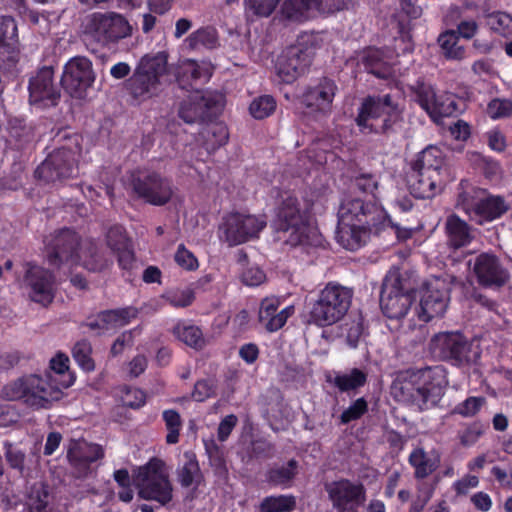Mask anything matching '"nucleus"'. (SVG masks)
<instances>
[{"mask_svg":"<svg viewBox=\"0 0 512 512\" xmlns=\"http://www.w3.org/2000/svg\"><path fill=\"white\" fill-rule=\"evenodd\" d=\"M447 384L446 371L442 366L406 370L396 374L390 393L397 402L427 410L440 402Z\"/></svg>","mask_w":512,"mask_h":512,"instance_id":"obj_1","label":"nucleus"},{"mask_svg":"<svg viewBox=\"0 0 512 512\" xmlns=\"http://www.w3.org/2000/svg\"><path fill=\"white\" fill-rule=\"evenodd\" d=\"M71 383V380L60 381L51 373L44 376L30 374L6 384L1 396L8 401H19L33 411L47 410L62 399L63 388Z\"/></svg>","mask_w":512,"mask_h":512,"instance_id":"obj_2","label":"nucleus"},{"mask_svg":"<svg viewBox=\"0 0 512 512\" xmlns=\"http://www.w3.org/2000/svg\"><path fill=\"white\" fill-rule=\"evenodd\" d=\"M323 32H302L296 42L287 47L278 59L276 72L284 83H292L304 74L312 63L316 51L323 46Z\"/></svg>","mask_w":512,"mask_h":512,"instance_id":"obj_3","label":"nucleus"},{"mask_svg":"<svg viewBox=\"0 0 512 512\" xmlns=\"http://www.w3.org/2000/svg\"><path fill=\"white\" fill-rule=\"evenodd\" d=\"M167 74V55L159 52L143 56L133 74L125 83L131 98L137 103L146 102L159 96L161 78Z\"/></svg>","mask_w":512,"mask_h":512,"instance_id":"obj_4","label":"nucleus"},{"mask_svg":"<svg viewBox=\"0 0 512 512\" xmlns=\"http://www.w3.org/2000/svg\"><path fill=\"white\" fill-rule=\"evenodd\" d=\"M353 290L336 282H329L314 300L311 322L319 327L331 326L344 318L350 309Z\"/></svg>","mask_w":512,"mask_h":512,"instance_id":"obj_5","label":"nucleus"},{"mask_svg":"<svg viewBox=\"0 0 512 512\" xmlns=\"http://www.w3.org/2000/svg\"><path fill=\"white\" fill-rule=\"evenodd\" d=\"M133 484L138 490V496L144 500L165 506L173 498L172 483L164 461L159 458L154 457L140 466L133 476Z\"/></svg>","mask_w":512,"mask_h":512,"instance_id":"obj_6","label":"nucleus"},{"mask_svg":"<svg viewBox=\"0 0 512 512\" xmlns=\"http://www.w3.org/2000/svg\"><path fill=\"white\" fill-rule=\"evenodd\" d=\"M461 188L456 205L470 220L479 225L501 217L509 209V205L501 196L489 195L485 189L464 186L463 182Z\"/></svg>","mask_w":512,"mask_h":512,"instance_id":"obj_7","label":"nucleus"},{"mask_svg":"<svg viewBox=\"0 0 512 512\" xmlns=\"http://www.w3.org/2000/svg\"><path fill=\"white\" fill-rule=\"evenodd\" d=\"M401 114L389 94L368 97L359 109L356 123L362 132L386 133L401 120Z\"/></svg>","mask_w":512,"mask_h":512,"instance_id":"obj_8","label":"nucleus"},{"mask_svg":"<svg viewBox=\"0 0 512 512\" xmlns=\"http://www.w3.org/2000/svg\"><path fill=\"white\" fill-rule=\"evenodd\" d=\"M273 227L278 240L292 247L309 244L310 228L301 213L297 198L287 196L279 205Z\"/></svg>","mask_w":512,"mask_h":512,"instance_id":"obj_9","label":"nucleus"},{"mask_svg":"<svg viewBox=\"0 0 512 512\" xmlns=\"http://www.w3.org/2000/svg\"><path fill=\"white\" fill-rule=\"evenodd\" d=\"M414 295L407 280L397 270L389 271L383 280L380 307L390 319L404 318L411 308Z\"/></svg>","mask_w":512,"mask_h":512,"instance_id":"obj_10","label":"nucleus"},{"mask_svg":"<svg viewBox=\"0 0 512 512\" xmlns=\"http://www.w3.org/2000/svg\"><path fill=\"white\" fill-rule=\"evenodd\" d=\"M85 33L102 46L130 37L133 27L116 12H95L86 19Z\"/></svg>","mask_w":512,"mask_h":512,"instance_id":"obj_11","label":"nucleus"},{"mask_svg":"<svg viewBox=\"0 0 512 512\" xmlns=\"http://www.w3.org/2000/svg\"><path fill=\"white\" fill-rule=\"evenodd\" d=\"M432 351L441 359L453 365L464 366L474 363L480 353L462 334L443 332L436 334L431 340Z\"/></svg>","mask_w":512,"mask_h":512,"instance_id":"obj_12","label":"nucleus"},{"mask_svg":"<svg viewBox=\"0 0 512 512\" xmlns=\"http://www.w3.org/2000/svg\"><path fill=\"white\" fill-rule=\"evenodd\" d=\"M80 238L70 229L55 232L46 240V258L50 266L68 271L77 264V254L80 248Z\"/></svg>","mask_w":512,"mask_h":512,"instance_id":"obj_13","label":"nucleus"},{"mask_svg":"<svg viewBox=\"0 0 512 512\" xmlns=\"http://www.w3.org/2000/svg\"><path fill=\"white\" fill-rule=\"evenodd\" d=\"M448 301V283L442 278L432 277L422 285L420 303L415 315L422 322L441 317L447 309Z\"/></svg>","mask_w":512,"mask_h":512,"instance_id":"obj_14","label":"nucleus"},{"mask_svg":"<svg viewBox=\"0 0 512 512\" xmlns=\"http://www.w3.org/2000/svg\"><path fill=\"white\" fill-rule=\"evenodd\" d=\"M78 149L61 147L50 153L35 170V176L45 182L71 178L77 174Z\"/></svg>","mask_w":512,"mask_h":512,"instance_id":"obj_15","label":"nucleus"},{"mask_svg":"<svg viewBox=\"0 0 512 512\" xmlns=\"http://www.w3.org/2000/svg\"><path fill=\"white\" fill-rule=\"evenodd\" d=\"M267 225L264 216L230 213L223 218L220 231L225 241L230 245H238L256 238Z\"/></svg>","mask_w":512,"mask_h":512,"instance_id":"obj_16","label":"nucleus"},{"mask_svg":"<svg viewBox=\"0 0 512 512\" xmlns=\"http://www.w3.org/2000/svg\"><path fill=\"white\" fill-rule=\"evenodd\" d=\"M222 106L221 94L196 90L182 101L178 114L186 123L192 124L211 119Z\"/></svg>","mask_w":512,"mask_h":512,"instance_id":"obj_17","label":"nucleus"},{"mask_svg":"<svg viewBox=\"0 0 512 512\" xmlns=\"http://www.w3.org/2000/svg\"><path fill=\"white\" fill-rule=\"evenodd\" d=\"M95 78L92 62L84 56H76L65 64L61 84L72 97L83 98Z\"/></svg>","mask_w":512,"mask_h":512,"instance_id":"obj_18","label":"nucleus"},{"mask_svg":"<svg viewBox=\"0 0 512 512\" xmlns=\"http://www.w3.org/2000/svg\"><path fill=\"white\" fill-rule=\"evenodd\" d=\"M332 507L337 512H357L366 501V489L362 483L340 479L325 485Z\"/></svg>","mask_w":512,"mask_h":512,"instance_id":"obj_19","label":"nucleus"},{"mask_svg":"<svg viewBox=\"0 0 512 512\" xmlns=\"http://www.w3.org/2000/svg\"><path fill=\"white\" fill-rule=\"evenodd\" d=\"M133 191L146 203L155 206H163L173 196L171 182L159 173L148 172L133 178Z\"/></svg>","mask_w":512,"mask_h":512,"instance_id":"obj_20","label":"nucleus"},{"mask_svg":"<svg viewBox=\"0 0 512 512\" xmlns=\"http://www.w3.org/2000/svg\"><path fill=\"white\" fill-rule=\"evenodd\" d=\"M384 212L374 203H365L360 198L346 196L338 209V221L376 226L380 223Z\"/></svg>","mask_w":512,"mask_h":512,"instance_id":"obj_21","label":"nucleus"},{"mask_svg":"<svg viewBox=\"0 0 512 512\" xmlns=\"http://www.w3.org/2000/svg\"><path fill=\"white\" fill-rule=\"evenodd\" d=\"M24 283L29 289L32 301L44 306L50 304L54 298V276L45 268L36 264L25 265Z\"/></svg>","mask_w":512,"mask_h":512,"instance_id":"obj_22","label":"nucleus"},{"mask_svg":"<svg viewBox=\"0 0 512 512\" xmlns=\"http://www.w3.org/2000/svg\"><path fill=\"white\" fill-rule=\"evenodd\" d=\"M53 69L44 67L29 81V101L42 107L57 105L60 89L53 81Z\"/></svg>","mask_w":512,"mask_h":512,"instance_id":"obj_23","label":"nucleus"},{"mask_svg":"<svg viewBox=\"0 0 512 512\" xmlns=\"http://www.w3.org/2000/svg\"><path fill=\"white\" fill-rule=\"evenodd\" d=\"M338 91L334 80L323 77L314 86L308 87L302 96V103L312 113L326 116L332 110V103Z\"/></svg>","mask_w":512,"mask_h":512,"instance_id":"obj_24","label":"nucleus"},{"mask_svg":"<svg viewBox=\"0 0 512 512\" xmlns=\"http://www.w3.org/2000/svg\"><path fill=\"white\" fill-rule=\"evenodd\" d=\"M103 456L104 451L100 445L85 440H73L67 452L68 460L79 478L86 477L91 472V463Z\"/></svg>","mask_w":512,"mask_h":512,"instance_id":"obj_25","label":"nucleus"},{"mask_svg":"<svg viewBox=\"0 0 512 512\" xmlns=\"http://www.w3.org/2000/svg\"><path fill=\"white\" fill-rule=\"evenodd\" d=\"M17 25L10 16L0 18V69L11 70L18 62Z\"/></svg>","mask_w":512,"mask_h":512,"instance_id":"obj_26","label":"nucleus"},{"mask_svg":"<svg viewBox=\"0 0 512 512\" xmlns=\"http://www.w3.org/2000/svg\"><path fill=\"white\" fill-rule=\"evenodd\" d=\"M473 270L478 282L484 286H502L508 279L507 271L499 259L490 253H481L475 258Z\"/></svg>","mask_w":512,"mask_h":512,"instance_id":"obj_27","label":"nucleus"},{"mask_svg":"<svg viewBox=\"0 0 512 512\" xmlns=\"http://www.w3.org/2000/svg\"><path fill=\"white\" fill-rule=\"evenodd\" d=\"M325 12L323 0H285L280 14L284 20L303 23Z\"/></svg>","mask_w":512,"mask_h":512,"instance_id":"obj_28","label":"nucleus"},{"mask_svg":"<svg viewBox=\"0 0 512 512\" xmlns=\"http://www.w3.org/2000/svg\"><path fill=\"white\" fill-rule=\"evenodd\" d=\"M279 305L280 299L273 296L264 298L260 303L258 320L269 332L282 328L294 313L293 306H287L278 311Z\"/></svg>","mask_w":512,"mask_h":512,"instance_id":"obj_29","label":"nucleus"},{"mask_svg":"<svg viewBox=\"0 0 512 512\" xmlns=\"http://www.w3.org/2000/svg\"><path fill=\"white\" fill-rule=\"evenodd\" d=\"M441 184L440 172L429 173L412 169L407 176L410 193L419 199L434 197L441 190Z\"/></svg>","mask_w":512,"mask_h":512,"instance_id":"obj_30","label":"nucleus"},{"mask_svg":"<svg viewBox=\"0 0 512 512\" xmlns=\"http://www.w3.org/2000/svg\"><path fill=\"white\" fill-rule=\"evenodd\" d=\"M445 233L447 245L453 249L469 245L474 238L471 227L456 214H451L446 218Z\"/></svg>","mask_w":512,"mask_h":512,"instance_id":"obj_31","label":"nucleus"},{"mask_svg":"<svg viewBox=\"0 0 512 512\" xmlns=\"http://www.w3.org/2000/svg\"><path fill=\"white\" fill-rule=\"evenodd\" d=\"M371 226L359 223L338 221L336 239L348 250H356L365 243Z\"/></svg>","mask_w":512,"mask_h":512,"instance_id":"obj_32","label":"nucleus"},{"mask_svg":"<svg viewBox=\"0 0 512 512\" xmlns=\"http://www.w3.org/2000/svg\"><path fill=\"white\" fill-rule=\"evenodd\" d=\"M408 462L414 468V477L424 479L439 467L440 455L435 450L427 453L423 447H416L410 453Z\"/></svg>","mask_w":512,"mask_h":512,"instance_id":"obj_33","label":"nucleus"},{"mask_svg":"<svg viewBox=\"0 0 512 512\" xmlns=\"http://www.w3.org/2000/svg\"><path fill=\"white\" fill-rule=\"evenodd\" d=\"M358 64L378 78L388 79L393 75L391 65L384 59V54L376 48H368L362 51L358 57Z\"/></svg>","mask_w":512,"mask_h":512,"instance_id":"obj_34","label":"nucleus"},{"mask_svg":"<svg viewBox=\"0 0 512 512\" xmlns=\"http://www.w3.org/2000/svg\"><path fill=\"white\" fill-rule=\"evenodd\" d=\"M76 259L77 264H81L91 272H101L112 263L111 260L99 251L96 244L90 240L81 243Z\"/></svg>","mask_w":512,"mask_h":512,"instance_id":"obj_35","label":"nucleus"},{"mask_svg":"<svg viewBox=\"0 0 512 512\" xmlns=\"http://www.w3.org/2000/svg\"><path fill=\"white\" fill-rule=\"evenodd\" d=\"M185 461L177 468V480L184 488L199 487L204 480L196 455L187 451L184 453Z\"/></svg>","mask_w":512,"mask_h":512,"instance_id":"obj_36","label":"nucleus"},{"mask_svg":"<svg viewBox=\"0 0 512 512\" xmlns=\"http://www.w3.org/2000/svg\"><path fill=\"white\" fill-rule=\"evenodd\" d=\"M199 136L206 151L211 153L227 143L229 132L222 122H209L202 127Z\"/></svg>","mask_w":512,"mask_h":512,"instance_id":"obj_37","label":"nucleus"},{"mask_svg":"<svg viewBox=\"0 0 512 512\" xmlns=\"http://www.w3.org/2000/svg\"><path fill=\"white\" fill-rule=\"evenodd\" d=\"M172 334L176 339L195 350H201L207 345L202 330L187 321L177 322L172 328Z\"/></svg>","mask_w":512,"mask_h":512,"instance_id":"obj_38","label":"nucleus"},{"mask_svg":"<svg viewBox=\"0 0 512 512\" xmlns=\"http://www.w3.org/2000/svg\"><path fill=\"white\" fill-rule=\"evenodd\" d=\"M204 447L209 459V465L213 469L215 476L220 480L226 481L228 478V468L223 447L219 446L212 438L204 440Z\"/></svg>","mask_w":512,"mask_h":512,"instance_id":"obj_39","label":"nucleus"},{"mask_svg":"<svg viewBox=\"0 0 512 512\" xmlns=\"http://www.w3.org/2000/svg\"><path fill=\"white\" fill-rule=\"evenodd\" d=\"M443 163L442 151L435 146H429L418 154L412 169L429 173L440 172Z\"/></svg>","mask_w":512,"mask_h":512,"instance_id":"obj_40","label":"nucleus"},{"mask_svg":"<svg viewBox=\"0 0 512 512\" xmlns=\"http://www.w3.org/2000/svg\"><path fill=\"white\" fill-rule=\"evenodd\" d=\"M102 319L101 321L106 324L107 330H115L121 328L128 323L132 319H135L138 316V309L132 306L105 310L101 311Z\"/></svg>","mask_w":512,"mask_h":512,"instance_id":"obj_41","label":"nucleus"},{"mask_svg":"<svg viewBox=\"0 0 512 512\" xmlns=\"http://www.w3.org/2000/svg\"><path fill=\"white\" fill-rule=\"evenodd\" d=\"M212 75L211 67L207 64H200L194 60H187L183 63L181 67V73L178 78V81L181 85H184L189 80L198 81L203 80L207 81Z\"/></svg>","mask_w":512,"mask_h":512,"instance_id":"obj_42","label":"nucleus"},{"mask_svg":"<svg viewBox=\"0 0 512 512\" xmlns=\"http://www.w3.org/2000/svg\"><path fill=\"white\" fill-rule=\"evenodd\" d=\"M459 36L456 31H446L438 37V43L443 51V54L448 59L461 60L465 57V49L463 46L458 45Z\"/></svg>","mask_w":512,"mask_h":512,"instance_id":"obj_43","label":"nucleus"},{"mask_svg":"<svg viewBox=\"0 0 512 512\" xmlns=\"http://www.w3.org/2000/svg\"><path fill=\"white\" fill-rule=\"evenodd\" d=\"M458 111V102L455 97L452 94H445L437 96L428 114L435 122H439L442 117L452 116Z\"/></svg>","mask_w":512,"mask_h":512,"instance_id":"obj_44","label":"nucleus"},{"mask_svg":"<svg viewBox=\"0 0 512 512\" xmlns=\"http://www.w3.org/2000/svg\"><path fill=\"white\" fill-rule=\"evenodd\" d=\"M351 187L363 194L371 195L374 199H378L379 177L369 172H358L351 177Z\"/></svg>","mask_w":512,"mask_h":512,"instance_id":"obj_45","label":"nucleus"},{"mask_svg":"<svg viewBox=\"0 0 512 512\" xmlns=\"http://www.w3.org/2000/svg\"><path fill=\"white\" fill-rule=\"evenodd\" d=\"M298 462L294 459L288 461L287 465L275 466L267 472V480L273 485H285L297 474Z\"/></svg>","mask_w":512,"mask_h":512,"instance_id":"obj_46","label":"nucleus"},{"mask_svg":"<svg viewBox=\"0 0 512 512\" xmlns=\"http://www.w3.org/2000/svg\"><path fill=\"white\" fill-rule=\"evenodd\" d=\"M49 503L48 486L43 483L34 484L27 495V506L30 512H44Z\"/></svg>","mask_w":512,"mask_h":512,"instance_id":"obj_47","label":"nucleus"},{"mask_svg":"<svg viewBox=\"0 0 512 512\" xmlns=\"http://www.w3.org/2000/svg\"><path fill=\"white\" fill-rule=\"evenodd\" d=\"M366 380V374L354 368L349 374L337 375L334 378V384L340 391L346 392L362 387L366 383Z\"/></svg>","mask_w":512,"mask_h":512,"instance_id":"obj_48","label":"nucleus"},{"mask_svg":"<svg viewBox=\"0 0 512 512\" xmlns=\"http://www.w3.org/2000/svg\"><path fill=\"white\" fill-rule=\"evenodd\" d=\"M92 347L87 340L77 342L72 350V356L78 365L87 372L95 369L94 360L91 357Z\"/></svg>","mask_w":512,"mask_h":512,"instance_id":"obj_49","label":"nucleus"},{"mask_svg":"<svg viewBox=\"0 0 512 512\" xmlns=\"http://www.w3.org/2000/svg\"><path fill=\"white\" fill-rule=\"evenodd\" d=\"M294 507V497L285 495L267 497L261 503L262 512H286L293 510Z\"/></svg>","mask_w":512,"mask_h":512,"instance_id":"obj_50","label":"nucleus"},{"mask_svg":"<svg viewBox=\"0 0 512 512\" xmlns=\"http://www.w3.org/2000/svg\"><path fill=\"white\" fill-rule=\"evenodd\" d=\"M163 419L166 429V442L168 444H176L179 441L180 429L182 427V420L180 414L173 409L163 411Z\"/></svg>","mask_w":512,"mask_h":512,"instance_id":"obj_51","label":"nucleus"},{"mask_svg":"<svg viewBox=\"0 0 512 512\" xmlns=\"http://www.w3.org/2000/svg\"><path fill=\"white\" fill-rule=\"evenodd\" d=\"M276 108V102L269 95L260 96L252 101L249 110L256 119H264L270 116Z\"/></svg>","mask_w":512,"mask_h":512,"instance_id":"obj_52","label":"nucleus"},{"mask_svg":"<svg viewBox=\"0 0 512 512\" xmlns=\"http://www.w3.org/2000/svg\"><path fill=\"white\" fill-rule=\"evenodd\" d=\"M186 41L192 49H197L201 46L212 48L216 45L217 37L214 30L202 28L191 33Z\"/></svg>","mask_w":512,"mask_h":512,"instance_id":"obj_53","label":"nucleus"},{"mask_svg":"<svg viewBox=\"0 0 512 512\" xmlns=\"http://www.w3.org/2000/svg\"><path fill=\"white\" fill-rule=\"evenodd\" d=\"M488 24L490 28L501 36L509 37L512 35V16L497 12L489 16Z\"/></svg>","mask_w":512,"mask_h":512,"instance_id":"obj_54","label":"nucleus"},{"mask_svg":"<svg viewBox=\"0 0 512 512\" xmlns=\"http://www.w3.org/2000/svg\"><path fill=\"white\" fill-rule=\"evenodd\" d=\"M413 90L417 102L428 113L437 98L434 88L424 82H417Z\"/></svg>","mask_w":512,"mask_h":512,"instance_id":"obj_55","label":"nucleus"},{"mask_svg":"<svg viewBox=\"0 0 512 512\" xmlns=\"http://www.w3.org/2000/svg\"><path fill=\"white\" fill-rule=\"evenodd\" d=\"M364 332L362 318L358 317L349 322H346L342 327V335L346 338V343L351 348L358 346L359 340Z\"/></svg>","mask_w":512,"mask_h":512,"instance_id":"obj_56","label":"nucleus"},{"mask_svg":"<svg viewBox=\"0 0 512 512\" xmlns=\"http://www.w3.org/2000/svg\"><path fill=\"white\" fill-rule=\"evenodd\" d=\"M164 299L173 307L184 308L192 304L195 299L194 291L190 288L176 289L167 292Z\"/></svg>","mask_w":512,"mask_h":512,"instance_id":"obj_57","label":"nucleus"},{"mask_svg":"<svg viewBox=\"0 0 512 512\" xmlns=\"http://www.w3.org/2000/svg\"><path fill=\"white\" fill-rule=\"evenodd\" d=\"M368 411L367 401L361 397L356 399L348 408L340 415V423L348 424L352 421L360 419Z\"/></svg>","mask_w":512,"mask_h":512,"instance_id":"obj_58","label":"nucleus"},{"mask_svg":"<svg viewBox=\"0 0 512 512\" xmlns=\"http://www.w3.org/2000/svg\"><path fill=\"white\" fill-rule=\"evenodd\" d=\"M487 114L492 119L507 118L512 115V101L495 98L488 103Z\"/></svg>","mask_w":512,"mask_h":512,"instance_id":"obj_59","label":"nucleus"},{"mask_svg":"<svg viewBox=\"0 0 512 512\" xmlns=\"http://www.w3.org/2000/svg\"><path fill=\"white\" fill-rule=\"evenodd\" d=\"M106 241L108 247L113 251H117L127 245L131 244L130 240L125 234V230L122 226L111 227L106 234Z\"/></svg>","mask_w":512,"mask_h":512,"instance_id":"obj_60","label":"nucleus"},{"mask_svg":"<svg viewBox=\"0 0 512 512\" xmlns=\"http://www.w3.org/2000/svg\"><path fill=\"white\" fill-rule=\"evenodd\" d=\"M244 3L258 17L270 16L278 5L276 0H244Z\"/></svg>","mask_w":512,"mask_h":512,"instance_id":"obj_61","label":"nucleus"},{"mask_svg":"<svg viewBox=\"0 0 512 512\" xmlns=\"http://www.w3.org/2000/svg\"><path fill=\"white\" fill-rule=\"evenodd\" d=\"M485 403L483 397H469L455 407V412L464 417L474 416Z\"/></svg>","mask_w":512,"mask_h":512,"instance_id":"obj_62","label":"nucleus"},{"mask_svg":"<svg viewBox=\"0 0 512 512\" xmlns=\"http://www.w3.org/2000/svg\"><path fill=\"white\" fill-rule=\"evenodd\" d=\"M174 259L180 267L186 270H194L198 267L196 257L183 244L178 246Z\"/></svg>","mask_w":512,"mask_h":512,"instance_id":"obj_63","label":"nucleus"},{"mask_svg":"<svg viewBox=\"0 0 512 512\" xmlns=\"http://www.w3.org/2000/svg\"><path fill=\"white\" fill-rule=\"evenodd\" d=\"M434 493V487L421 486L418 488V495L411 503L409 512H421L430 501Z\"/></svg>","mask_w":512,"mask_h":512,"instance_id":"obj_64","label":"nucleus"}]
</instances>
